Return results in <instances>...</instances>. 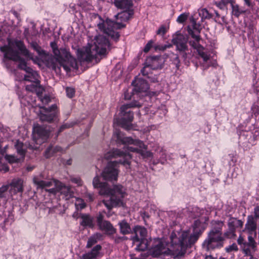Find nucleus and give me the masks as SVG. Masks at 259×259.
<instances>
[{"label":"nucleus","instance_id":"49","mask_svg":"<svg viewBox=\"0 0 259 259\" xmlns=\"http://www.w3.org/2000/svg\"><path fill=\"white\" fill-rule=\"evenodd\" d=\"M71 126H72V125H71L70 124H68V123L64 124L62 125L60 127L59 132H61L63 130H64L65 128H69V127H71Z\"/></svg>","mask_w":259,"mask_h":259},{"label":"nucleus","instance_id":"5","mask_svg":"<svg viewBox=\"0 0 259 259\" xmlns=\"http://www.w3.org/2000/svg\"><path fill=\"white\" fill-rule=\"evenodd\" d=\"M94 188H100L99 193L102 195L110 196L109 199L103 200L102 202L109 209L119 205L121 199L124 196V190L121 185L114 186L112 189L110 188L107 183L101 182L99 176H96L93 180Z\"/></svg>","mask_w":259,"mask_h":259},{"label":"nucleus","instance_id":"21","mask_svg":"<svg viewBox=\"0 0 259 259\" xmlns=\"http://www.w3.org/2000/svg\"><path fill=\"white\" fill-rule=\"evenodd\" d=\"M245 229L248 232V235H252V234L254 232V236H256V222L252 215H249L247 217Z\"/></svg>","mask_w":259,"mask_h":259},{"label":"nucleus","instance_id":"37","mask_svg":"<svg viewBox=\"0 0 259 259\" xmlns=\"http://www.w3.org/2000/svg\"><path fill=\"white\" fill-rule=\"evenodd\" d=\"M235 230L228 228V230L224 233V236L227 238H233L236 236Z\"/></svg>","mask_w":259,"mask_h":259},{"label":"nucleus","instance_id":"46","mask_svg":"<svg viewBox=\"0 0 259 259\" xmlns=\"http://www.w3.org/2000/svg\"><path fill=\"white\" fill-rule=\"evenodd\" d=\"M127 238L126 237H120L118 236H116L114 238V241L116 243H119L120 242L126 240Z\"/></svg>","mask_w":259,"mask_h":259},{"label":"nucleus","instance_id":"59","mask_svg":"<svg viewBox=\"0 0 259 259\" xmlns=\"http://www.w3.org/2000/svg\"><path fill=\"white\" fill-rule=\"evenodd\" d=\"M170 46H171V45H169V46H168L167 47L168 48V47H170ZM166 48H167V47H166V46L164 47V48L163 49V50L165 49Z\"/></svg>","mask_w":259,"mask_h":259},{"label":"nucleus","instance_id":"56","mask_svg":"<svg viewBox=\"0 0 259 259\" xmlns=\"http://www.w3.org/2000/svg\"><path fill=\"white\" fill-rule=\"evenodd\" d=\"M234 0H222V1L224 3H231V4H232L233 3V1Z\"/></svg>","mask_w":259,"mask_h":259},{"label":"nucleus","instance_id":"27","mask_svg":"<svg viewBox=\"0 0 259 259\" xmlns=\"http://www.w3.org/2000/svg\"><path fill=\"white\" fill-rule=\"evenodd\" d=\"M119 226L120 232L123 235H126L132 233V230L131 229L130 224L124 220L118 223Z\"/></svg>","mask_w":259,"mask_h":259},{"label":"nucleus","instance_id":"42","mask_svg":"<svg viewBox=\"0 0 259 259\" xmlns=\"http://www.w3.org/2000/svg\"><path fill=\"white\" fill-rule=\"evenodd\" d=\"M8 188V186H3L0 188V199L6 197L5 194Z\"/></svg>","mask_w":259,"mask_h":259},{"label":"nucleus","instance_id":"55","mask_svg":"<svg viewBox=\"0 0 259 259\" xmlns=\"http://www.w3.org/2000/svg\"><path fill=\"white\" fill-rule=\"evenodd\" d=\"M8 160L9 162H17L18 159H16L14 156H9V158H8Z\"/></svg>","mask_w":259,"mask_h":259},{"label":"nucleus","instance_id":"32","mask_svg":"<svg viewBox=\"0 0 259 259\" xmlns=\"http://www.w3.org/2000/svg\"><path fill=\"white\" fill-rule=\"evenodd\" d=\"M232 9V14L236 17H239L241 14L245 12V11L240 9L237 5L231 4Z\"/></svg>","mask_w":259,"mask_h":259},{"label":"nucleus","instance_id":"36","mask_svg":"<svg viewBox=\"0 0 259 259\" xmlns=\"http://www.w3.org/2000/svg\"><path fill=\"white\" fill-rule=\"evenodd\" d=\"M152 70V68L148 65L146 62H145V66L141 70V72L144 76H149L151 72V70Z\"/></svg>","mask_w":259,"mask_h":259},{"label":"nucleus","instance_id":"3","mask_svg":"<svg viewBox=\"0 0 259 259\" xmlns=\"http://www.w3.org/2000/svg\"><path fill=\"white\" fill-rule=\"evenodd\" d=\"M15 47L19 50L22 55L30 59H33L32 54L26 49L24 43L20 40H15L9 41L8 45L0 47V50L4 53V60L7 59L19 62L18 68L27 73V74L24 75V79L31 82H38L39 80L37 73L27 66L26 62L19 55V52L14 50Z\"/></svg>","mask_w":259,"mask_h":259},{"label":"nucleus","instance_id":"45","mask_svg":"<svg viewBox=\"0 0 259 259\" xmlns=\"http://www.w3.org/2000/svg\"><path fill=\"white\" fill-rule=\"evenodd\" d=\"M153 44V41L152 40H150L147 44V45H146V46L145 47V48L144 49V52L147 53L148 52H149L150 49L151 48Z\"/></svg>","mask_w":259,"mask_h":259},{"label":"nucleus","instance_id":"14","mask_svg":"<svg viewBox=\"0 0 259 259\" xmlns=\"http://www.w3.org/2000/svg\"><path fill=\"white\" fill-rule=\"evenodd\" d=\"M49 132L38 124L33 127V138L37 143L44 142L49 137Z\"/></svg>","mask_w":259,"mask_h":259},{"label":"nucleus","instance_id":"61","mask_svg":"<svg viewBox=\"0 0 259 259\" xmlns=\"http://www.w3.org/2000/svg\"><path fill=\"white\" fill-rule=\"evenodd\" d=\"M73 217H75V213H74V214H73Z\"/></svg>","mask_w":259,"mask_h":259},{"label":"nucleus","instance_id":"4","mask_svg":"<svg viewBox=\"0 0 259 259\" xmlns=\"http://www.w3.org/2000/svg\"><path fill=\"white\" fill-rule=\"evenodd\" d=\"M110 50L108 40L103 35H99L95 38L93 45H89L85 48L77 49L76 55L80 61L91 62L93 59L104 57Z\"/></svg>","mask_w":259,"mask_h":259},{"label":"nucleus","instance_id":"51","mask_svg":"<svg viewBox=\"0 0 259 259\" xmlns=\"http://www.w3.org/2000/svg\"><path fill=\"white\" fill-rule=\"evenodd\" d=\"M228 3H224L222 1L220 3H215V5L217 6V7L221 9H224L225 6Z\"/></svg>","mask_w":259,"mask_h":259},{"label":"nucleus","instance_id":"58","mask_svg":"<svg viewBox=\"0 0 259 259\" xmlns=\"http://www.w3.org/2000/svg\"><path fill=\"white\" fill-rule=\"evenodd\" d=\"M215 14L216 16H217V17H220V15H219V14L218 13V12L215 11Z\"/></svg>","mask_w":259,"mask_h":259},{"label":"nucleus","instance_id":"38","mask_svg":"<svg viewBox=\"0 0 259 259\" xmlns=\"http://www.w3.org/2000/svg\"><path fill=\"white\" fill-rule=\"evenodd\" d=\"M75 205L77 209H81L85 206V204L83 200L80 198L76 199Z\"/></svg>","mask_w":259,"mask_h":259},{"label":"nucleus","instance_id":"52","mask_svg":"<svg viewBox=\"0 0 259 259\" xmlns=\"http://www.w3.org/2000/svg\"><path fill=\"white\" fill-rule=\"evenodd\" d=\"M174 61H175V63L176 64L177 68L179 69V66H180V61L179 57L178 56H177L176 57Z\"/></svg>","mask_w":259,"mask_h":259},{"label":"nucleus","instance_id":"1","mask_svg":"<svg viewBox=\"0 0 259 259\" xmlns=\"http://www.w3.org/2000/svg\"><path fill=\"white\" fill-rule=\"evenodd\" d=\"M113 136L118 142H120L125 146L123 151L119 149H113L108 152L106 155V158L112 157H123L125 158L123 161L120 160L112 161L108 163L106 167L102 172V176L105 180L108 181H116L117 180L118 171L116 168L117 164L121 163L123 165H129L128 159L131 158L130 152H137L140 154L144 158L150 157L152 154L150 151H145L147 149L142 141L138 139H133L131 137H124L122 133L116 129L113 133Z\"/></svg>","mask_w":259,"mask_h":259},{"label":"nucleus","instance_id":"15","mask_svg":"<svg viewBox=\"0 0 259 259\" xmlns=\"http://www.w3.org/2000/svg\"><path fill=\"white\" fill-rule=\"evenodd\" d=\"M57 106L54 104L49 109L43 108L39 114V119L42 122H51L56 115Z\"/></svg>","mask_w":259,"mask_h":259},{"label":"nucleus","instance_id":"28","mask_svg":"<svg viewBox=\"0 0 259 259\" xmlns=\"http://www.w3.org/2000/svg\"><path fill=\"white\" fill-rule=\"evenodd\" d=\"M243 226V222L241 220H237L235 218H230L228 222V228L235 230L238 227L241 228Z\"/></svg>","mask_w":259,"mask_h":259},{"label":"nucleus","instance_id":"24","mask_svg":"<svg viewBox=\"0 0 259 259\" xmlns=\"http://www.w3.org/2000/svg\"><path fill=\"white\" fill-rule=\"evenodd\" d=\"M80 217L81 219V221L80 223V225L89 228H93L94 227V218L92 217L88 214L82 213L80 214Z\"/></svg>","mask_w":259,"mask_h":259},{"label":"nucleus","instance_id":"30","mask_svg":"<svg viewBox=\"0 0 259 259\" xmlns=\"http://www.w3.org/2000/svg\"><path fill=\"white\" fill-rule=\"evenodd\" d=\"M15 147L17 150V153L22 157H23L25 153V149L24 145L22 142L17 141L15 143Z\"/></svg>","mask_w":259,"mask_h":259},{"label":"nucleus","instance_id":"31","mask_svg":"<svg viewBox=\"0 0 259 259\" xmlns=\"http://www.w3.org/2000/svg\"><path fill=\"white\" fill-rule=\"evenodd\" d=\"M62 150V148L59 146H56L55 148H53L52 146H50L47 148L46 151H45V156L46 158L50 157L53 153H55L58 151H60Z\"/></svg>","mask_w":259,"mask_h":259},{"label":"nucleus","instance_id":"22","mask_svg":"<svg viewBox=\"0 0 259 259\" xmlns=\"http://www.w3.org/2000/svg\"><path fill=\"white\" fill-rule=\"evenodd\" d=\"M98 226L101 230L105 231L108 235H113L116 232V229L108 221L101 223Z\"/></svg>","mask_w":259,"mask_h":259},{"label":"nucleus","instance_id":"35","mask_svg":"<svg viewBox=\"0 0 259 259\" xmlns=\"http://www.w3.org/2000/svg\"><path fill=\"white\" fill-rule=\"evenodd\" d=\"M197 52L204 62H207L209 59V56L204 52V48L203 47H202L201 48H199V50H197Z\"/></svg>","mask_w":259,"mask_h":259},{"label":"nucleus","instance_id":"2","mask_svg":"<svg viewBox=\"0 0 259 259\" xmlns=\"http://www.w3.org/2000/svg\"><path fill=\"white\" fill-rule=\"evenodd\" d=\"M201 234V231L196 228L192 234H190L189 230L173 231L170 237V248H167L164 243L160 240H157L155 241L154 245L151 248V253L153 256L157 257L169 251L175 258H180L184 255L187 247L194 243Z\"/></svg>","mask_w":259,"mask_h":259},{"label":"nucleus","instance_id":"17","mask_svg":"<svg viewBox=\"0 0 259 259\" xmlns=\"http://www.w3.org/2000/svg\"><path fill=\"white\" fill-rule=\"evenodd\" d=\"M146 61L152 70L161 69L164 63L163 59L160 56L148 57Z\"/></svg>","mask_w":259,"mask_h":259},{"label":"nucleus","instance_id":"20","mask_svg":"<svg viewBox=\"0 0 259 259\" xmlns=\"http://www.w3.org/2000/svg\"><path fill=\"white\" fill-rule=\"evenodd\" d=\"M23 181L21 179H13L11 183L10 191L11 193L22 192L23 191Z\"/></svg>","mask_w":259,"mask_h":259},{"label":"nucleus","instance_id":"43","mask_svg":"<svg viewBox=\"0 0 259 259\" xmlns=\"http://www.w3.org/2000/svg\"><path fill=\"white\" fill-rule=\"evenodd\" d=\"M226 252H230L232 251H237L238 250V248L237 245L235 243H233L232 245L229 246L228 247H226L225 249Z\"/></svg>","mask_w":259,"mask_h":259},{"label":"nucleus","instance_id":"29","mask_svg":"<svg viewBox=\"0 0 259 259\" xmlns=\"http://www.w3.org/2000/svg\"><path fill=\"white\" fill-rule=\"evenodd\" d=\"M101 237L100 234H95L91 236L88 240L86 247L88 248H91L98 242V240L100 239Z\"/></svg>","mask_w":259,"mask_h":259},{"label":"nucleus","instance_id":"11","mask_svg":"<svg viewBox=\"0 0 259 259\" xmlns=\"http://www.w3.org/2000/svg\"><path fill=\"white\" fill-rule=\"evenodd\" d=\"M237 242L240 246L241 249L245 256H250L253 258V254L257 249V243L252 236L248 235L247 241H246L242 236L240 235L238 238Z\"/></svg>","mask_w":259,"mask_h":259},{"label":"nucleus","instance_id":"6","mask_svg":"<svg viewBox=\"0 0 259 259\" xmlns=\"http://www.w3.org/2000/svg\"><path fill=\"white\" fill-rule=\"evenodd\" d=\"M133 14V10H124L115 16L116 19L117 20H120L121 22L118 21L114 22L109 19H106L105 21H103L102 23L98 24V28L101 31L110 36L113 39L117 40L119 37V34L118 32H115L114 29L125 27V25L123 24L122 22L128 20Z\"/></svg>","mask_w":259,"mask_h":259},{"label":"nucleus","instance_id":"23","mask_svg":"<svg viewBox=\"0 0 259 259\" xmlns=\"http://www.w3.org/2000/svg\"><path fill=\"white\" fill-rule=\"evenodd\" d=\"M101 249V246L97 245L90 252L83 254L80 259H95L99 255Z\"/></svg>","mask_w":259,"mask_h":259},{"label":"nucleus","instance_id":"40","mask_svg":"<svg viewBox=\"0 0 259 259\" xmlns=\"http://www.w3.org/2000/svg\"><path fill=\"white\" fill-rule=\"evenodd\" d=\"M75 89L74 88L67 87L66 89V95L68 98H72L75 94Z\"/></svg>","mask_w":259,"mask_h":259},{"label":"nucleus","instance_id":"19","mask_svg":"<svg viewBox=\"0 0 259 259\" xmlns=\"http://www.w3.org/2000/svg\"><path fill=\"white\" fill-rule=\"evenodd\" d=\"M58 181L56 180H52L50 181H42L39 180L37 177H35L33 179V182L37 187V188L45 189L51 186L55 187V182Z\"/></svg>","mask_w":259,"mask_h":259},{"label":"nucleus","instance_id":"7","mask_svg":"<svg viewBox=\"0 0 259 259\" xmlns=\"http://www.w3.org/2000/svg\"><path fill=\"white\" fill-rule=\"evenodd\" d=\"M223 225L224 223L222 221H214L212 223V227L202 243V247L206 250H214L223 246L225 241L222 233Z\"/></svg>","mask_w":259,"mask_h":259},{"label":"nucleus","instance_id":"25","mask_svg":"<svg viewBox=\"0 0 259 259\" xmlns=\"http://www.w3.org/2000/svg\"><path fill=\"white\" fill-rule=\"evenodd\" d=\"M33 83L30 85H27L25 87L26 91L31 92H35L38 96L40 94L42 93L43 89L40 85V81H38V82H33Z\"/></svg>","mask_w":259,"mask_h":259},{"label":"nucleus","instance_id":"41","mask_svg":"<svg viewBox=\"0 0 259 259\" xmlns=\"http://www.w3.org/2000/svg\"><path fill=\"white\" fill-rule=\"evenodd\" d=\"M31 47L36 51L39 54H42V50L40 47L36 42H32L31 43Z\"/></svg>","mask_w":259,"mask_h":259},{"label":"nucleus","instance_id":"47","mask_svg":"<svg viewBox=\"0 0 259 259\" xmlns=\"http://www.w3.org/2000/svg\"><path fill=\"white\" fill-rule=\"evenodd\" d=\"M166 31V28L163 26H161L157 30V34L163 35L165 33Z\"/></svg>","mask_w":259,"mask_h":259},{"label":"nucleus","instance_id":"48","mask_svg":"<svg viewBox=\"0 0 259 259\" xmlns=\"http://www.w3.org/2000/svg\"><path fill=\"white\" fill-rule=\"evenodd\" d=\"M103 215L100 213L97 218V222L98 225H100L101 223L105 222V220L103 219Z\"/></svg>","mask_w":259,"mask_h":259},{"label":"nucleus","instance_id":"53","mask_svg":"<svg viewBox=\"0 0 259 259\" xmlns=\"http://www.w3.org/2000/svg\"><path fill=\"white\" fill-rule=\"evenodd\" d=\"M148 78H149L150 80L152 82H156L158 81L157 77L156 76H148Z\"/></svg>","mask_w":259,"mask_h":259},{"label":"nucleus","instance_id":"54","mask_svg":"<svg viewBox=\"0 0 259 259\" xmlns=\"http://www.w3.org/2000/svg\"><path fill=\"white\" fill-rule=\"evenodd\" d=\"M254 213L255 218H259V206L254 208Z\"/></svg>","mask_w":259,"mask_h":259},{"label":"nucleus","instance_id":"13","mask_svg":"<svg viewBox=\"0 0 259 259\" xmlns=\"http://www.w3.org/2000/svg\"><path fill=\"white\" fill-rule=\"evenodd\" d=\"M49 193L55 195L58 192L64 196L66 200H68L73 197V192L70 186H66L60 181L55 182V187L51 189H46Z\"/></svg>","mask_w":259,"mask_h":259},{"label":"nucleus","instance_id":"62","mask_svg":"<svg viewBox=\"0 0 259 259\" xmlns=\"http://www.w3.org/2000/svg\"><path fill=\"white\" fill-rule=\"evenodd\" d=\"M90 199H91V200H93V199H92V197H91V196H90Z\"/></svg>","mask_w":259,"mask_h":259},{"label":"nucleus","instance_id":"8","mask_svg":"<svg viewBox=\"0 0 259 259\" xmlns=\"http://www.w3.org/2000/svg\"><path fill=\"white\" fill-rule=\"evenodd\" d=\"M51 46L53 53L56 57V60L58 62L59 66L56 65H53V69L57 71V68L60 69L63 67L64 70L68 72L70 70V67L77 69L78 68L77 63L76 59L72 57L70 52L65 48L58 49L55 43H51Z\"/></svg>","mask_w":259,"mask_h":259},{"label":"nucleus","instance_id":"16","mask_svg":"<svg viewBox=\"0 0 259 259\" xmlns=\"http://www.w3.org/2000/svg\"><path fill=\"white\" fill-rule=\"evenodd\" d=\"M132 84L134 86L133 91L136 93L145 92L149 89L148 83L144 79L141 78H136L133 81Z\"/></svg>","mask_w":259,"mask_h":259},{"label":"nucleus","instance_id":"60","mask_svg":"<svg viewBox=\"0 0 259 259\" xmlns=\"http://www.w3.org/2000/svg\"><path fill=\"white\" fill-rule=\"evenodd\" d=\"M5 170V171H7V170H8V168L6 167Z\"/></svg>","mask_w":259,"mask_h":259},{"label":"nucleus","instance_id":"33","mask_svg":"<svg viewBox=\"0 0 259 259\" xmlns=\"http://www.w3.org/2000/svg\"><path fill=\"white\" fill-rule=\"evenodd\" d=\"M199 14L202 19H210L212 17L211 14L206 9H202L199 10Z\"/></svg>","mask_w":259,"mask_h":259},{"label":"nucleus","instance_id":"34","mask_svg":"<svg viewBox=\"0 0 259 259\" xmlns=\"http://www.w3.org/2000/svg\"><path fill=\"white\" fill-rule=\"evenodd\" d=\"M190 22L192 24L193 29L196 31V34H198L200 31V25L197 23L196 20L193 16H192L190 18Z\"/></svg>","mask_w":259,"mask_h":259},{"label":"nucleus","instance_id":"44","mask_svg":"<svg viewBox=\"0 0 259 259\" xmlns=\"http://www.w3.org/2000/svg\"><path fill=\"white\" fill-rule=\"evenodd\" d=\"M70 181L71 182L76 184L77 186H81L82 184L81 180L79 177H71Z\"/></svg>","mask_w":259,"mask_h":259},{"label":"nucleus","instance_id":"12","mask_svg":"<svg viewBox=\"0 0 259 259\" xmlns=\"http://www.w3.org/2000/svg\"><path fill=\"white\" fill-rule=\"evenodd\" d=\"M188 38L179 32H177L172 35L171 42L176 47V50L178 51L182 57L186 59L187 57V51H188L187 42Z\"/></svg>","mask_w":259,"mask_h":259},{"label":"nucleus","instance_id":"10","mask_svg":"<svg viewBox=\"0 0 259 259\" xmlns=\"http://www.w3.org/2000/svg\"><path fill=\"white\" fill-rule=\"evenodd\" d=\"M142 104L137 101H133L129 104L122 105L120 108V116L121 121L120 124L121 126L126 130H129L132 128V121L134 117V114L131 111V108L133 107H140Z\"/></svg>","mask_w":259,"mask_h":259},{"label":"nucleus","instance_id":"39","mask_svg":"<svg viewBox=\"0 0 259 259\" xmlns=\"http://www.w3.org/2000/svg\"><path fill=\"white\" fill-rule=\"evenodd\" d=\"M189 16V14L188 13H183L181 14L177 18V21L179 23H183L188 19Z\"/></svg>","mask_w":259,"mask_h":259},{"label":"nucleus","instance_id":"57","mask_svg":"<svg viewBox=\"0 0 259 259\" xmlns=\"http://www.w3.org/2000/svg\"><path fill=\"white\" fill-rule=\"evenodd\" d=\"M245 4L248 6L250 7L251 6V3H250L249 0H244Z\"/></svg>","mask_w":259,"mask_h":259},{"label":"nucleus","instance_id":"9","mask_svg":"<svg viewBox=\"0 0 259 259\" xmlns=\"http://www.w3.org/2000/svg\"><path fill=\"white\" fill-rule=\"evenodd\" d=\"M147 231L145 228L140 226H136L132 229L131 239L133 244L136 245L135 249L138 251H144L148 248Z\"/></svg>","mask_w":259,"mask_h":259},{"label":"nucleus","instance_id":"18","mask_svg":"<svg viewBox=\"0 0 259 259\" xmlns=\"http://www.w3.org/2000/svg\"><path fill=\"white\" fill-rule=\"evenodd\" d=\"M187 30L188 33L191 36V37L194 39V40H190L189 41L190 45L194 49L199 50V48H201L202 47L199 44V40L200 39V37L199 34H196L195 32L193 30V29L190 26H188Z\"/></svg>","mask_w":259,"mask_h":259},{"label":"nucleus","instance_id":"50","mask_svg":"<svg viewBox=\"0 0 259 259\" xmlns=\"http://www.w3.org/2000/svg\"><path fill=\"white\" fill-rule=\"evenodd\" d=\"M40 100L43 103L45 104L48 103L50 101V98L48 96H45L42 98H40Z\"/></svg>","mask_w":259,"mask_h":259},{"label":"nucleus","instance_id":"26","mask_svg":"<svg viewBox=\"0 0 259 259\" xmlns=\"http://www.w3.org/2000/svg\"><path fill=\"white\" fill-rule=\"evenodd\" d=\"M115 6L121 9L132 10L131 8L132 6L131 0H115Z\"/></svg>","mask_w":259,"mask_h":259}]
</instances>
